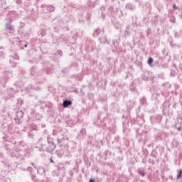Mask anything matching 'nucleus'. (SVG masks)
Returning a JSON list of instances; mask_svg holds the SVG:
<instances>
[{
	"label": "nucleus",
	"instance_id": "f257e3e1",
	"mask_svg": "<svg viewBox=\"0 0 182 182\" xmlns=\"http://www.w3.org/2000/svg\"><path fill=\"white\" fill-rule=\"evenodd\" d=\"M47 142L48 146L46 149V151L48 154H52L53 153V151L56 149V144L53 141V138L50 137L49 136L47 137Z\"/></svg>",
	"mask_w": 182,
	"mask_h": 182
},
{
	"label": "nucleus",
	"instance_id": "f03ea898",
	"mask_svg": "<svg viewBox=\"0 0 182 182\" xmlns=\"http://www.w3.org/2000/svg\"><path fill=\"white\" fill-rule=\"evenodd\" d=\"M37 133H38V127H35L31 130L28 132V136L30 139H34Z\"/></svg>",
	"mask_w": 182,
	"mask_h": 182
},
{
	"label": "nucleus",
	"instance_id": "7ed1b4c3",
	"mask_svg": "<svg viewBox=\"0 0 182 182\" xmlns=\"http://www.w3.org/2000/svg\"><path fill=\"white\" fill-rule=\"evenodd\" d=\"M18 35H21L22 37V35H23V23L20 22V26L18 28Z\"/></svg>",
	"mask_w": 182,
	"mask_h": 182
},
{
	"label": "nucleus",
	"instance_id": "20e7f679",
	"mask_svg": "<svg viewBox=\"0 0 182 182\" xmlns=\"http://www.w3.org/2000/svg\"><path fill=\"white\" fill-rule=\"evenodd\" d=\"M72 105V102L70 100H65L63 102V107L67 108Z\"/></svg>",
	"mask_w": 182,
	"mask_h": 182
},
{
	"label": "nucleus",
	"instance_id": "39448f33",
	"mask_svg": "<svg viewBox=\"0 0 182 182\" xmlns=\"http://www.w3.org/2000/svg\"><path fill=\"white\" fill-rule=\"evenodd\" d=\"M7 95L11 97H14L15 95V90L13 88H9L7 90Z\"/></svg>",
	"mask_w": 182,
	"mask_h": 182
},
{
	"label": "nucleus",
	"instance_id": "423d86ee",
	"mask_svg": "<svg viewBox=\"0 0 182 182\" xmlns=\"http://www.w3.org/2000/svg\"><path fill=\"white\" fill-rule=\"evenodd\" d=\"M100 41L101 44H109V41L107 40L105 36L100 38Z\"/></svg>",
	"mask_w": 182,
	"mask_h": 182
},
{
	"label": "nucleus",
	"instance_id": "0eeeda50",
	"mask_svg": "<svg viewBox=\"0 0 182 182\" xmlns=\"http://www.w3.org/2000/svg\"><path fill=\"white\" fill-rule=\"evenodd\" d=\"M126 9L129 11H134L135 9V6L131 4H127L126 5Z\"/></svg>",
	"mask_w": 182,
	"mask_h": 182
},
{
	"label": "nucleus",
	"instance_id": "6e6552de",
	"mask_svg": "<svg viewBox=\"0 0 182 182\" xmlns=\"http://www.w3.org/2000/svg\"><path fill=\"white\" fill-rule=\"evenodd\" d=\"M46 9L50 13H52V12L55 11V7L52 5H48L46 6Z\"/></svg>",
	"mask_w": 182,
	"mask_h": 182
},
{
	"label": "nucleus",
	"instance_id": "1a4fd4ad",
	"mask_svg": "<svg viewBox=\"0 0 182 182\" xmlns=\"http://www.w3.org/2000/svg\"><path fill=\"white\" fill-rule=\"evenodd\" d=\"M100 33H101L100 29V28H97V29L93 32L92 36H93V37L96 38V37H97V36H100Z\"/></svg>",
	"mask_w": 182,
	"mask_h": 182
},
{
	"label": "nucleus",
	"instance_id": "9d476101",
	"mask_svg": "<svg viewBox=\"0 0 182 182\" xmlns=\"http://www.w3.org/2000/svg\"><path fill=\"white\" fill-rule=\"evenodd\" d=\"M151 156L154 157V158H157L158 156V154H157V151L155 150V149H153L151 151Z\"/></svg>",
	"mask_w": 182,
	"mask_h": 182
},
{
	"label": "nucleus",
	"instance_id": "9b49d317",
	"mask_svg": "<svg viewBox=\"0 0 182 182\" xmlns=\"http://www.w3.org/2000/svg\"><path fill=\"white\" fill-rule=\"evenodd\" d=\"M6 29H8V31H12V26H11V21H9L6 23Z\"/></svg>",
	"mask_w": 182,
	"mask_h": 182
},
{
	"label": "nucleus",
	"instance_id": "f8f14e48",
	"mask_svg": "<svg viewBox=\"0 0 182 182\" xmlns=\"http://www.w3.org/2000/svg\"><path fill=\"white\" fill-rule=\"evenodd\" d=\"M62 55H63L62 50H58L56 52V56H57V58H60L62 57Z\"/></svg>",
	"mask_w": 182,
	"mask_h": 182
},
{
	"label": "nucleus",
	"instance_id": "ddd939ff",
	"mask_svg": "<svg viewBox=\"0 0 182 182\" xmlns=\"http://www.w3.org/2000/svg\"><path fill=\"white\" fill-rule=\"evenodd\" d=\"M6 57V54H5V52L1 51L0 53V59H5Z\"/></svg>",
	"mask_w": 182,
	"mask_h": 182
},
{
	"label": "nucleus",
	"instance_id": "4468645a",
	"mask_svg": "<svg viewBox=\"0 0 182 182\" xmlns=\"http://www.w3.org/2000/svg\"><path fill=\"white\" fill-rule=\"evenodd\" d=\"M36 169H37L38 174L41 173L40 171H43V173H45V168L44 167H40L39 168H37Z\"/></svg>",
	"mask_w": 182,
	"mask_h": 182
},
{
	"label": "nucleus",
	"instance_id": "2eb2a0df",
	"mask_svg": "<svg viewBox=\"0 0 182 182\" xmlns=\"http://www.w3.org/2000/svg\"><path fill=\"white\" fill-rule=\"evenodd\" d=\"M35 119L36 120H41V119H42V115H41L39 113H37L36 114Z\"/></svg>",
	"mask_w": 182,
	"mask_h": 182
},
{
	"label": "nucleus",
	"instance_id": "dca6fc26",
	"mask_svg": "<svg viewBox=\"0 0 182 182\" xmlns=\"http://www.w3.org/2000/svg\"><path fill=\"white\" fill-rule=\"evenodd\" d=\"M138 173L142 177L145 176V175H146L145 172L141 171L140 169H138Z\"/></svg>",
	"mask_w": 182,
	"mask_h": 182
},
{
	"label": "nucleus",
	"instance_id": "f3484780",
	"mask_svg": "<svg viewBox=\"0 0 182 182\" xmlns=\"http://www.w3.org/2000/svg\"><path fill=\"white\" fill-rule=\"evenodd\" d=\"M181 176H182V169H180L177 175V179H179Z\"/></svg>",
	"mask_w": 182,
	"mask_h": 182
},
{
	"label": "nucleus",
	"instance_id": "a211bd4d",
	"mask_svg": "<svg viewBox=\"0 0 182 182\" xmlns=\"http://www.w3.org/2000/svg\"><path fill=\"white\" fill-rule=\"evenodd\" d=\"M182 37V34L181 35L179 33L176 32L175 33V38H179Z\"/></svg>",
	"mask_w": 182,
	"mask_h": 182
},
{
	"label": "nucleus",
	"instance_id": "6ab92c4d",
	"mask_svg": "<svg viewBox=\"0 0 182 182\" xmlns=\"http://www.w3.org/2000/svg\"><path fill=\"white\" fill-rule=\"evenodd\" d=\"M141 104L142 105H146V100L145 99V97H142L141 99Z\"/></svg>",
	"mask_w": 182,
	"mask_h": 182
},
{
	"label": "nucleus",
	"instance_id": "aec40b11",
	"mask_svg": "<svg viewBox=\"0 0 182 182\" xmlns=\"http://www.w3.org/2000/svg\"><path fill=\"white\" fill-rule=\"evenodd\" d=\"M31 179L32 181H35L36 180V175L33 174V173H31Z\"/></svg>",
	"mask_w": 182,
	"mask_h": 182
},
{
	"label": "nucleus",
	"instance_id": "412c9836",
	"mask_svg": "<svg viewBox=\"0 0 182 182\" xmlns=\"http://www.w3.org/2000/svg\"><path fill=\"white\" fill-rule=\"evenodd\" d=\"M153 61H154L153 58H149L148 59V64L149 65H151L153 63Z\"/></svg>",
	"mask_w": 182,
	"mask_h": 182
},
{
	"label": "nucleus",
	"instance_id": "4be33fe9",
	"mask_svg": "<svg viewBox=\"0 0 182 182\" xmlns=\"http://www.w3.org/2000/svg\"><path fill=\"white\" fill-rule=\"evenodd\" d=\"M170 22L172 23H176V18L175 17H173L170 19Z\"/></svg>",
	"mask_w": 182,
	"mask_h": 182
},
{
	"label": "nucleus",
	"instance_id": "5701e85b",
	"mask_svg": "<svg viewBox=\"0 0 182 182\" xmlns=\"http://www.w3.org/2000/svg\"><path fill=\"white\" fill-rule=\"evenodd\" d=\"M33 70H35V67H32V68H31V75L32 76H33Z\"/></svg>",
	"mask_w": 182,
	"mask_h": 182
},
{
	"label": "nucleus",
	"instance_id": "b1692460",
	"mask_svg": "<svg viewBox=\"0 0 182 182\" xmlns=\"http://www.w3.org/2000/svg\"><path fill=\"white\" fill-rule=\"evenodd\" d=\"M68 173H69V174L70 175V176L72 178L73 176V175H74L73 171L72 170H69Z\"/></svg>",
	"mask_w": 182,
	"mask_h": 182
},
{
	"label": "nucleus",
	"instance_id": "393cba45",
	"mask_svg": "<svg viewBox=\"0 0 182 182\" xmlns=\"http://www.w3.org/2000/svg\"><path fill=\"white\" fill-rule=\"evenodd\" d=\"M27 171L30 172V173H32V167L29 166L27 168Z\"/></svg>",
	"mask_w": 182,
	"mask_h": 182
},
{
	"label": "nucleus",
	"instance_id": "a878e982",
	"mask_svg": "<svg viewBox=\"0 0 182 182\" xmlns=\"http://www.w3.org/2000/svg\"><path fill=\"white\" fill-rule=\"evenodd\" d=\"M72 181V177H68L67 178V182H71Z\"/></svg>",
	"mask_w": 182,
	"mask_h": 182
},
{
	"label": "nucleus",
	"instance_id": "bb28decb",
	"mask_svg": "<svg viewBox=\"0 0 182 182\" xmlns=\"http://www.w3.org/2000/svg\"><path fill=\"white\" fill-rule=\"evenodd\" d=\"M38 151H39L40 152L43 151V146L38 147Z\"/></svg>",
	"mask_w": 182,
	"mask_h": 182
},
{
	"label": "nucleus",
	"instance_id": "cd10ccee",
	"mask_svg": "<svg viewBox=\"0 0 182 182\" xmlns=\"http://www.w3.org/2000/svg\"><path fill=\"white\" fill-rule=\"evenodd\" d=\"M57 142H58V144H61V143H62V139H57Z\"/></svg>",
	"mask_w": 182,
	"mask_h": 182
},
{
	"label": "nucleus",
	"instance_id": "c85d7f7f",
	"mask_svg": "<svg viewBox=\"0 0 182 182\" xmlns=\"http://www.w3.org/2000/svg\"><path fill=\"white\" fill-rule=\"evenodd\" d=\"M16 3H17V4H22V0H17V1H16Z\"/></svg>",
	"mask_w": 182,
	"mask_h": 182
},
{
	"label": "nucleus",
	"instance_id": "c756f323",
	"mask_svg": "<svg viewBox=\"0 0 182 182\" xmlns=\"http://www.w3.org/2000/svg\"><path fill=\"white\" fill-rule=\"evenodd\" d=\"M50 161L51 164H55V161H53V159L52 158L50 159Z\"/></svg>",
	"mask_w": 182,
	"mask_h": 182
},
{
	"label": "nucleus",
	"instance_id": "7c9ffc66",
	"mask_svg": "<svg viewBox=\"0 0 182 182\" xmlns=\"http://www.w3.org/2000/svg\"><path fill=\"white\" fill-rule=\"evenodd\" d=\"M173 8L174 9H177L176 5L175 4H173Z\"/></svg>",
	"mask_w": 182,
	"mask_h": 182
},
{
	"label": "nucleus",
	"instance_id": "2f4dec72",
	"mask_svg": "<svg viewBox=\"0 0 182 182\" xmlns=\"http://www.w3.org/2000/svg\"><path fill=\"white\" fill-rule=\"evenodd\" d=\"M178 17L180 18L181 20H182V12L181 13L180 15H178Z\"/></svg>",
	"mask_w": 182,
	"mask_h": 182
},
{
	"label": "nucleus",
	"instance_id": "473e14b6",
	"mask_svg": "<svg viewBox=\"0 0 182 182\" xmlns=\"http://www.w3.org/2000/svg\"><path fill=\"white\" fill-rule=\"evenodd\" d=\"M2 157H4V154L0 153V159H2Z\"/></svg>",
	"mask_w": 182,
	"mask_h": 182
},
{
	"label": "nucleus",
	"instance_id": "72a5a7b5",
	"mask_svg": "<svg viewBox=\"0 0 182 182\" xmlns=\"http://www.w3.org/2000/svg\"><path fill=\"white\" fill-rule=\"evenodd\" d=\"M31 165H32V166L34 167V168H36V169L37 168L36 166H35V163H32Z\"/></svg>",
	"mask_w": 182,
	"mask_h": 182
},
{
	"label": "nucleus",
	"instance_id": "f704fd0d",
	"mask_svg": "<svg viewBox=\"0 0 182 182\" xmlns=\"http://www.w3.org/2000/svg\"><path fill=\"white\" fill-rule=\"evenodd\" d=\"M74 92H75V93L77 94V93H78V90H77V89H75V90H74Z\"/></svg>",
	"mask_w": 182,
	"mask_h": 182
},
{
	"label": "nucleus",
	"instance_id": "c9c22d12",
	"mask_svg": "<svg viewBox=\"0 0 182 182\" xmlns=\"http://www.w3.org/2000/svg\"><path fill=\"white\" fill-rule=\"evenodd\" d=\"M89 182H95V179L90 178Z\"/></svg>",
	"mask_w": 182,
	"mask_h": 182
},
{
	"label": "nucleus",
	"instance_id": "e433bc0d",
	"mask_svg": "<svg viewBox=\"0 0 182 182\" xmlns=\"http://www.w3.org/2000/svg\"><path fill=\"white\" fill-rule=\"evenodd\" d=\"M10 63H16L12 59L10 60Z\"/></svg>",
	"mask_w": 182,
	"mask_h": 182
},
{
	"label": "nucleus",
	"instance_id": "4c0bfd02",
	"mask_svg": "<svg viewBox=\"0 0 182 182\" xmlns=\"http://www.w3.org/2000/svg\"><path fill=\"white\" fill-rule=\"evenodd\" d=\"M15 59H19V57L17 55H15Z\"/></svg>",
	"mask_w": 182,
	"mask_h": 182
},
{
	"label": "nucleus",
	"instance_id": "58836bf2",
	"mask_svg": "<svg viewBox=\"0 0 182 182\" xmlns=\"http://www.w3.org/2000/svg\"><path fill=\"white\" fill-rule=\"evenodd\" d=\"M24 48H28V44H25Z\"/></svg>",
	"mask_w": 182,
	"mask_h": 182
},
{
	"label": "nucleus",
	"instance_id": "ea45409f",
	"mask_svg": "<svg viewBox=\"0 0 182 182\" xmlns=\"http://www.w3.org/2000/svg\"><path fill=\"white\" fill-rule=\"evenodd\" d=\"M143 80H148V77L146 79L145 77H143Z\"/></svg>",
	"mask_w": 182,
	"mask_h": 182
},
{
	"label": "nucleus",
	"instance_id": "a19ab883",
	"mask_svg": "<svg viewBox=\"0 0 182 182\" xmlns=\"http://www.w3.org/2000/svg\"><path fill=\"white\" fill-rule=\"evenodd\" d=\"M19 43H22V41L19 40L18 41Z\"/></svg>",
	"mask_w": 182,
	"mask_h": 182
},
{
	"label": "nucleus",
	"instance_id": "79ce46f5",
	"mask_svg": "<svg viewBox=\"0 0 182 182\" xmlns=\"http://www.w3.org/2000/svg\"><path fill=\"white\" fill-rule=\"evenodd\" d=\"M46 127V124L42 125V127Z\"/></svg>",
	"mask_w": 182,
	"mask_h": 182
},
{
	"label": "nucleus",
	"instance_id": "37998d69",
	"mask_svg": "<svg viewBox=\"0 0 182 182\" xmlns=\"http://www.w3.org/2000/svg\"><path fill=\"white\" fill-rule=\"evenodd\" d=\"M35 148L36 149H39V147L38 146H36Z\"/></svg>",
	"mask_w": 182,
	"mask_h": 182
},
{
	"label": "nucleus",
	"instance_id": "c03bdc74",
	"mask_svg": "<svg viewBox=\"0 0 182 182\" xmlns=\"http://www.w3.org/2000/svg\"><path fill=\"white\" fill-rule=\"evenodd\" d=\"M19 102H21V100H18V103H19Z\"/></svg>",
	"mask_w": 182,
	"mask_h": 182
},
{
	"label": "nucleus",
	"instance_id": "a18cd8bd",
	"mask_svg": "<svg viewBox=\"0 0 182 182\" xmlns=\"http://www.w3.org/2000/svg\"><path fill=\"white\" fill-rule=\"evenodd\" d=\"M0 49H4V47H0Z\"/></svg>",
	"mask_w": 182,
	"mask_h": 182
},
{
	"label": "nucleus",
	"instance_id": "49530a36",
	"mask_svg": "<svg viewBox=\"0 0 182 182\" xmlns=\"http://www.w3.org/2000/svg\"><path fill=\"white\" fill-rule=\"evenodd\" d=\"M6 36H8V33H5Z\"/></svg>",
	"mask_w": 182,
	"mask_h": 182
},
{
	"label": "nucleus",
	"instance_id": "de8ad7c7",
	"mask_svg": "<svg viewBox=\"0 0 182 182\" xmlns=\"http://www.w3.org/2000/svg\"><path fill=\"white\" fill-rule=\"evenodd\" d=\"M21 113H22V116H23V112L21 111Z\"/></svg>",
	"mask_w": 182,
	"mask_h": 182
},
{
	"label": "nucleus",
	"instance_id": "09e8293b",
	"mask_svg": "<svg viewBox=\"0 0 182 182\" xmlns=\"http://www.w3.org/2000/svg\"><path fill=\"white\" fill-rule=\"evenodd\" d=\"M178 130L180 131V130H181V128L179 127V128L178 129Z\"/></svg>",
	"mask_w": 182,
	"mask_h": 182
},
{
	"label": "nucleus",
	"instance_id": "8fccbe9b",
	"mask_svg": "<svg viewBox=\"0 0 182 182\" xmlns=\"http://www.w3.org/2000/svg\"><path fill=\"white\" fill-rule=\"evenodd\" d=\"M18 46H21V43H18Z\"/></svg>",
	"mask_w": 182,
	"mask_h": 182
},
{
	"label": "nucleus",
	"instance_id": "3c124183",
	"mask_svg": "<svg viewBox=\"0 0 182 182\" xmlns=\"http://www.w3.org/2000/svg\"><path fill=\"white\" fill-rule=\"evenodd\" d=\"M24 147H26V144L24 145Z\"/></svg>",
	"mask_w": 182,
	"mask_h": 182
},
{
	"label": "nucleus",
	"instance_id": "603ef678",
	"mask_svg": "<svg viewBox=\"0 0 182 182\" xmlns=\"http://www.w3.org/2000/svg\"><path fill=\"white\" fill-rule=\"evenodd\" d=\"M41 140H42V139H39V141H41Z\"/></svg>",
	"mask_w": 182,
	"mask_h": 182
},
{
	"label": "nucleus",
	"instance_id": "864d4df0",
	"mask_svg": "<svg viewBox=\"0 0 182 182\" xmlns=\"http://www.w3.org/2000/svg\"><path fill=\"white\" fill-rule=\"evenodd\" d=\"M181 60H182V56H181Z\"/></svg>",
	"mask_w": 182,
	"mask_h": 182
}]
</instances>
